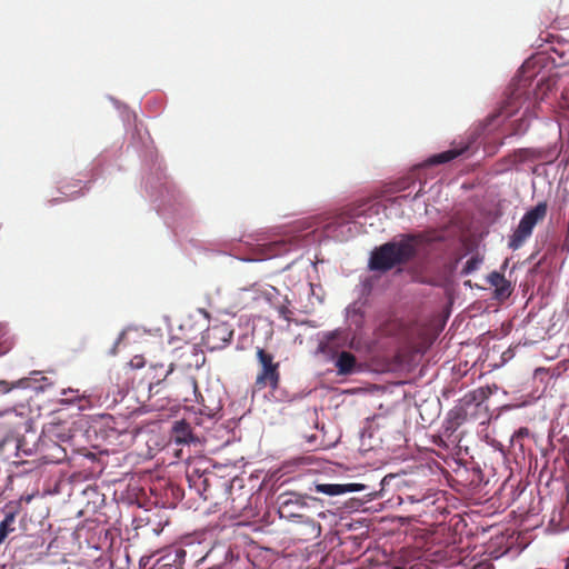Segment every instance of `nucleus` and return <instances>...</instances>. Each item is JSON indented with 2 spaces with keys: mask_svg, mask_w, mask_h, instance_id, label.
Returning <instances> with one entry per match:
<instances>
[{
  "mask_svg": "<svg viewBox=\"0 0 569 569\" xmlns=\"http://www.w3.org/2000/svg\"><path fill=\"white\" fill-rule=\"evenodd\" d=\"M213 550H229V549L223 546H217L213 548Z\"/></svg>",
  "mask_w": 569,
  "mask_h": 569,
  "instance_id": "obj_27",
  "label": "nucleus"
},
{
  "mask_svg": "<svg viewBox=\"0 0 569 569\" xmlns=\"http://www.w3.org/2000/svg\"><path fill=\"white\" fill-rule=\"evenodd\" d=\"M190 350H191V352H192V353H197V348H196L194 346H192V347L190 348Z\"/></svg>",
  "mask_w": 569,
  "mask_h": 569,
  "instance_id": "obj_29",
  "label": "nucleus"
},
{
  "mask_svg": "<svg viewBox=\"0 0 569 569\" xmlns=\"http://www.w3.org/2000/svg\"><path fill=\"white\" fill-rule=\"evenodd\" d=\"M16 512L10 510L6 512L4 519L0 522V545L6 540L9 533L14 531Z\"/></svg>",
  "mask_w": 569,
  "mask_h": 569,
  "instance_id": "obj_14",
  "label": "nucleus"
},
{
  "mask_svg": "<svg viewBox=\"0 0 569 569\" xmlns=\"http://www.w3.org/2000/svg\"><path fill=\"white\" fill-rule=\"evenodd\" d=\"M174 366L170 363L166 369L162 363L151 365L146 372L142 383L146 382L149 397L160 393L161 386L168 376L173 371Z\"/></svg>",
  "mask_w": 569,
  "mask_h": 569,
  "instance_id": "obj_5",
  "label": "nucleus"
},
{
  "mask_svg": "<svg viewBox=\"0 0 569 569\" xmlns=\"http://www.w3.org/2000/svg\"><path fill=\"white\" fill-rule=\"evenodd\" d=\"M343 493L346 492H355V491H361L365 489L363 485L360 483H347L342 485Z\"/></svg>",
  "mask_w": 569,
  "mask_h": 569,
  "instance_id": "obj_23",
  "label": "nucleus"
},
{
  "mask_svg": "<svg viewBox=\"0 0 569 569\" xmlns=\"http://www.w3.org/2000/svg\"><path fill=\"white\" fill-rule=\"evenodd\" d=\"M38 455L37 443L29 446L24 437L17 438L9 432V427L0 423V456L6 460L21 459L23 457Z\"/></svg>",
  "mask_w": 569,
  "mask_h": 569,
  "instance_id": "obj_4",
  "label": "nucleus"
},
{
  "mask_svg": "<svg viewBox=\"0 0 569 569\" xmlns=\"http://www.w3.org/2000/svg\"><path fill=\"white\" fill-rule=\"evenodd\" d=\"M468 146H465L462 148H452L447 151L440 152L438 154L432 156L429 159L430 164H439V163H446L449 162L457 157L461 156L465 151L468 150Z\"/></svg>",
  "mask_w": 569,
  "mask_h": 569,
  "instance_id": "obj_12",
  "label": "nucleus"
},
{
  "mask_svg": "<svg viewBox=\"0 0 569 569\" xmlns=\"http://www.w3.org/2000/svg\"><path fill=\"white\" fill-rule=\"evenodd\" d=\"M198 481L202 485V490L199 489L201 496L204 500H208L212 498L210 486H209V478L207 476H199Z\"/></svg>",
  "mask_w": 569,
  "mask_h": 569,
  "instance_id": "obj_20",
  "label": "nucleus"
},
{
  "mask_svg": "<svg viewBox=\"0 0 569 569\" xmlns=\"http://www.w3.org/2000/svg\"><path fill=\"white\" fill-rule=\"evenodd\" d=\"M423 241L422 233L401 234L399 239L376 247L370 253L368 267L371 271L388 272L405 266L417 257Z\"/></svg>",
  "mask_w": 569,
  "mask_h": 569,
  "instance_id": "obj_1",
  "label": "nucleus"
},
{
  "mask_svg": "<svg viewBox=\"0 0 569 569\" xmlns=\"http://www.w3.org/2000/svg\"><path fill=\"white\" fill-rule=\"evenodd\" d=\"M171 439L180 445H187L194 440L191 426L186 420L176 421L171 429Z\"/></svg>",
  "mask_w": 569,
  "mask_h": 569,
  "instance_id": "obj_7",
  "label": "nucleus"
},
{
  "mask_svg": "<svg viewBox=\"0 0 569 569\" xmlns=\"http://www.w3.org/2000/svg\"><path fill=\"white\" fill-rule=\"evenodd\" d=\"M7 452L14 453V450H12L11 446L7 447Z\"/></svg>",
  "mask_w": 569,
  "mask_h": 569,
  "instance_id": "obj_28",
  "label": "nucleus"
},
{
  "mask_svg": "<svg viewBox=\"0 0 569 569\" xmlns=\"http://www.w3.org/2000/svg\"><path fill=\"white\" fill-rule=\"evenodd\" d=\"M511 283L506 280L505 283L498 284L495 287V297L498 299H506L511 295Z\"/></svg>",
  "mask_w": 569,
  "mask_h": 569,
  "instance_id": "obj_17",
  "label": "nucleus"
},
{
  "mask_svg": "<svg viewBox=\"0 0 569 569\" xmlns=\"http://www.w3.org/2000/svg\"><path fill=\"white\" fill-rule=\"evenodd\" d=\"M69 393L71 395L70 398H67V401H69V402H73L76 400L81 399V396L79 395V390L63 389L61 392L62 396H68Z\"/></svg>",
  "mask_w": 569,
  "mask_h": 569,
  "instance_id": "obj_22",
  "label": "nucleus"
},
{
  "mask_svg": "<svg viewBox=\"0 0 569 569\" xmlns=\"http://www.w3.org/2000/svg\"><path fill=\"white\" fill-rule=\"evenodd\" d=\"M14 346V339L12 336H2L0 338V356L8 353Z\"/></svg>",
  "mask_w": 569,
  "mask_h": 569,
  "instance_id": "obj_19",
  "label": "nucleus"
},
{
  "mask_svg": "<svg viewBox=\"0 0 569 569\" xmlns=\"http://www.w3.org/2000/svg\"><path fill=\"white\" fill-rule=\"evenodd\" d=\"M316 491L328 496H338L343 493L342 485L322 483L316 486Z\"/></svg>",
  "mask_w": 569,
  "mask_h": 569,
  "instance_id": "obj_16",
  "label": "nucleus"
},
{
  "mask_svg": "<svg viewBox=\"0 0 569 569\" xmlns=\"http://www.w3.org/2000/svg\"><path fill=\"white\" fill-rule=\"evenodd\" d=\"M506 280L505 276L498 271H493L488 276V282L492 287H498V284L505 283Z\"/></svg>",
  "mask_w": 569,
  "mask_h": 569,
  "instance_id": "obj_21",
  "label": "nucleus"
},
{
  "mask_svg": "<svg viewBox=\"0 0 569 569\" xmlns=\"http://www.w3.org/2000/svg\"><path fill=\"white\" fill-rule=\"evenodd\" d=\"M357 366V359L355 355L349 351H342L339 353L336 360V367L339 375H351L355 372Z\"/></svg>",
  "mask_w": 569,
  "mask_h": 569,
  "instance_id": "obj_10",
  "label": "nucleus"
},
{
  "mask_svg": "<svg viewBox=\"0 0 569 569\" xmlns=\"http://www.w3.org/2000/svg\"><path fill=\"white\" fill-rule=\"evenodd\" d=\"M37 450L42 463H60L67 457L64 448L48 438L39 439Z\"/></svg>",
  "mask_w": 569,
  "mask_h": 569,
  "instance_id": "obj_6",
  "label": "nucleus"
},
{
  "mask_svg": "<svg viewBox=\"0 0 569 569\" xmlns=\"http://www.w3.org/2000/svg\"><path fill=\"white\" fill-rule=\"evenodd\" d=\"M256 357L259 370L254 380V389L261 391L266 388L277 390L280 386V363L274 361V357L263 348L257 347Z\"/></svg>",
  "mask_w": 569,
  "mask_h": 569,
  "instance_id": "obj_2",
  "label": "nucleus"
},
{
  "mask_svg": "<svg viewBox=\"0 0 569 569\" xmlns=\"http://www.w3.org/2000/svg\"><path fill=\"white\" fill-rule=\"evenodd\" d=\"M408 197H409V196H407V194H405V196H400V197H397V198L395 199V201H397V200H407V199H408Z\"/></svg>",
  "mask_w": 569,
  "mask_h": 569,
  "instance_id": "obj_26",
  "label": "nucleus"
},
{
  "mask_svg": "<svg viewBox=\"0 0 569 569\" xmlns=\"http://www.w3.org/2000/svg\"><path fill=\"white\" fill-rule=\"evenodd\" d=\"M548 211L547 202H539L537 206L528 210L521 218L517 229L509 237L508 246L512 250H517L531 237L533 228L541 222Z\"/></svg>",
  "mask_w": 569,
  "mask_h": 569,
  "instance_id": "obj_3",
  "label": "nucleus"
},
{
  "mask_svg": "<svg viewBox=\"0 0 569 569\" xmlns=\"http://www.w3.org/2000/svg\"><path fill=\"white\" fill-rule=\"evenodd\" d=\"M143 365H144V360H143V358H142V357H140V356L134 357V358L130 361V366H131L132 368H136V369H139V368L143 367Z\"/></svg>",
  "mask_w": 569,
  "mask_h": 569,
  "instance_id": "obj_24",
  "label": "nucleus"
},
{
  "mask_svg": "<svg viewBox=\"0 0 569 569\" xmlns=\"http://www.w3.org/2000/svg\"><path fill=\"white\" fill-rule=\"evenodd\" d=\"M566 560H569V557Z\"/></svg>",
  "mask_w": 569,
  "mask_h": 569,
  "instance_id": "obj_30",
  "label": "nucleus"
},
{
  "mask_svg": "<svg viewBox=\"0 0 569 569\" xmlns=\"http://www.w3.org/2000/svg\"><path fill=\"white\" fill-rule=\"evenodd\" d=\"M482 262V259L478 256H472L470 259L467 260L463 269H462V273L465 274H469L473 271H476L479 266L481 264Z\"/></svg>",
  "mask_w": 569,
  "mask_h": 569,
  "instance_id": "obj_18",
  "label": "nucleus"
},
{
  "mask_svg": "<svg viewBox=\"0 0 569 569\" xmlns=\"http://www.w3.org/2000/svg\"><path fill=\"white\" fill-rule=\"evenodd\" d=\"M250 496L248 492H241L237 497H231L229 512L236 517L248 516L247 509L250 507Z\"/></svg>",
  "mask_w": 569,
  "mask_h": 569,
  "instance_id": "obj_11",
  "label": "nucleus"
},
{
  "mask_svg": "<svg viewBox=\"0 0 569 569\" xmlns=\"http://www.w3.org/2000/svg\"><path fill=\"white\" fill-rule=\"evenodd\" d=\"M199 402L202 406L201 412L209 417H213L221 409L220 400L213 399L210 395H208V398L200 395Z\"/></svg>",
  "mask_w": 569,
  "mask_h": 569,
  "instance_id": "obj_15",
  "label": "nucleus"
},
{
  "mask_svg": "<svg viewBox=\"0 0 569 569\" xmlns=\"http://www.w3.org/2000/svg\"><path fill=\"white\" fill-rule=\"evenodd\" d=\"M423 194V190L422 188H420L418 190V192L412 197V200H417L418 198H420L421 196Z\"/></svg>",
  "mask_w": 569,
  "mask_h": 569,
  "instance_id": "obj_25",
  "label": "nucleus"
},
{
  "mask_svg": "<svg viewBox=\"0 0 569 569\" xmlns=\"http://www.w3.org/2000/svg\"><path fill=\"white\" fill-rule=\"evenodd\" d=\"M321 526L319 522L313 519L307 518L306 520H301L298 526V535L303 540H312L320 536Z\"/></svg>",
  "mask_w": 569,
  "mask_h": 569,
  "instance_id": "obj_9",
  "label": "nucleus"
},
{
  "mask_svg": "<svg viewBox=\"0 0 569 569\" xmlns=\"http://www.w3.org/2000/svg\"><path fill=\"white\" fill-rule=\"evenodd\" d=\"M36 381L37 380L31 377H24L16 381L0 380V397L9 395L18 389H37V387L32 386Z\"/></svg>",
  "mask_w": 569,
  "mask_h": 569,
  "instance_id": "obj_8",
  "label": "nucleus"
},
{
  "mask_svg": "<svg viewBox=\"0 0 569 569\" xmlns=\"http://www.w3.org/2000/svg\"><path fill=\"white\" fill-rule=\"evenodd\" d=\"M295 506L298 508H303V505L300 503L298 498L296 500H292L291 498L283 500L279 507L280 516L286 518L299 517L302 519V515L295 512Z\"/></svg>",
  "mask_w": 569,
  "mask_h": 569,
  "instance_id": "obj_13",
  "label": "nucleus"
}]
</instances>
